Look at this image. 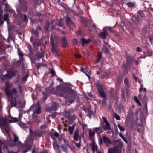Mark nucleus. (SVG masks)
I'll return each instance as SVG.
<instances>
[{
  "label": "nucleus",
  "instance_id": "obj_10",
  "mask_svg": "<svg viewBox=\"0 0 153 153\" xmlns=\"http://www.w3.org/2000/svg\"><path fill=\"white\" fill-rule=\"evenodd\" d=\"M102 119L104 122L105 123V126L103 122H102L101 123V125H102L103 128L105 130H110L111 128L110 125L108 122L107 121L106 118L103 116L102 117Z\"/></svg>",
  "mask_w": 153,
  "mask_h": 153
},
{
  "label": "nucleus",
  "instance_id": "obj_16",
  "mask_svg": "<svg viewBox=\"0 0 153 153\" xmlns=\"http://www.w3.org/2000/svg\"><path fill=\"white\" fill-rule=\"evenodd\" d=\"M132 20L133 22L136 24L139 23L140 21L138 15H133Z\"/></svg>",
  "mask_w": 153,
  "mask_h": 153
},
{
  "label": "nucleus",
  "instance_id": "obj_1",
  "mask_svg": "<svg viewBox=\"0 0 153 153\" xmlns=\"http://www.w3.org/2000/svg\"><path fill=\"white\" fill-rule=\"evenodd\" d=\"M13 85L7 81L5 83V92L7 97H9L11 94H13L16 97L18 96V92L16 88H13L11 89Z\"/></svg>",
  "mask_w": 153,
  "mask_h": 153
},
{
  "label": "nucleus",
  "instance_id": "obj_42",
  "mask_svg": "<svg viewBox=\"0 0 153 153\" xmlns=\"http://www.w3.org/2000/svg\"><path fill=\"white\" fill-rule=\"evenodd\" d=\"M62 19L60 18L59 21L58 26L60 27H62L64 25V24L62 22Z\"/></svg>",
  "mask_w": 153,
  "mask_h": 153
},
{
  "label": "nucleus",
  "instance_id": "obj_35",
  "mask_svg": "<svg viewBox=\"0 0 153 153\" xmlns=\"http://www.w3.org/2000/svg\"><path fill=\"white\" fill-rule=\"evenodd\" d=\"M53 146L54 149L56 150H59V146L57 143L55 142L53 144Z\"/></svg>",
  "mask_w": 153,
  "mask_h": 153
},
{
  "label": "nucleus",
  "instance_id": "obj_36",
  "mask_svg": "<svg viewBox=\"0 0 153 153\" xmlns=\"http://www.w3.org/2000/svg\"><path fill=\"white\" fill-rule=\"evenodd\" d=\"M125 84L128 88H130V85L129 84L128 79V78H126L124 80Z\"/></svg>",
  "mask_w": 153,
  "mask_h": 153
},
{
  "label": "nucleus",
  "instance_id": "obj_37",
  "mask_svg": "<svg viewBox=\"0 0 153 153\" xmlns=\"http://www.w3.org/2000/svg\"><path fill=\"white\" fill-rule=\"evenodd\" d=\"M72 94L71 93L70 95H68V96L69 97H71L73 99H75V97L76 96V94L75 91H72Z\"/></svg>",
  "mask_w": 153,
  "mask_h": 153
},
{
  "label": "nucleus",
  "instance_id": "obj_17",
  "mask_svg": "<svg viewBox=\"0 0 153 153\" xmlns=\"http://www.w3.org/2000/svg\"><path fill=\"white\" fill-rule=\"evenodd\" d=\"M102 31V32L100 33V37L101 38L105 39L106 38V36L108 35V33L105 28L103 29Z\"/></svg>",
  "mask_w": 153,
  "mask_h": 153
},
{
  "label": "nucleus",
  "instance_id": "obj_27",
  "mask_svg": "<svg viewBox=\"0 0 153 153\" xmlns=\"http://www.w3.org/2000/svg\"><path fill=\"white\" fill-rule=\"evenodd\" d=\"M19 57L20 58V60H23V53L22 52L20 51V49L19 48L17 49Z\"/></svg>",
  "mask_w": 153,
  "mask_h": 153
},
{
  "label": "nucleus",
  "instance_id": "obj_48",
  "mask_svg": "<svg viewBox=\"0 0 153 153\" xmlns=\"http://www.w3.org/2000/svg\"><path fill=\"white\" fill-rule=\"evenodd\" d=\"M152 52L150 51H147L145 53V55L146 56H150L152 55Z\"/></svg>",
  "mask_w": 153,
  "mask_h": 153
},
{
  "label": "nucleus",
  "instance_id": "obj_3",
  "mask_svg": "<svg viewBox=\"0 0 153 153\" xmlns=\"http://www.w3.org/2000/svg\"><path fill=\"white\" fill-rule=\"evenodd\" d=\"M123 146V143L119 142L116 146L109 148L108 149V153H121Z\"/></svg>",
  "mask_w": 153,
  "mask_h": 153
},
{
  "label": "nucleus",
  "instance_id": "obj_64",
  "mask_svg": "<svg viewBox=\"0 0 153 153\" xmlns=\"http://www.w3.org/2000/svg\"><path fill=\"white\" fill-rule=\"evenodd\" d=\"M88 147L87 146H85L83 147V149L84 150H86V153H88L89 152L88 151Z\"/></svg>",
  "mask_w": 153,
  "mask_h": 153
},
{
  "label": "nucleus",
  "instance_id": "obj_33",
  "mask_svg": "<svg viewBox=\"0 0 153 153\" xmlns=\"http://www.w3.org/2000/svg\"><path fill=\"white\" fill-rule=\"evenodd\" d=\"M31 33L32 34H33L37 37H38V36H39V34L37 32V30L34 29H33L31 30Z\"/></svg>",
  "mask_w": 153,
  "mask_h": 153
},
{
  "label": "nucleus",
  "instance_id": "obj_24",
  "mask_svg": "<svg viewBox=\"0 0 153 153\" xmlns=\"http://www.w3.org/2000/svg\"><path fill=\"white\" fill-rule=\"evenodd\" d=\"M8 123L7 122L6 119L3 118L2 119L0 118V126H4V125L7 126Z\"/></svg>",
  "mask_w": 153,
  "mask_h": 153
},
{
  "label": "nucleus",
  "instance_id": "obj_57",
  "mask_svg": "<svg viewBox=\"0 0 153 153\" xmlns=\"http://www.w3.org/2000/svg\"><path fill=\"white\" fill-rule=\"evenodd\" d=\"M45 30L46 31H48V21H46V24L45 27Z\"/></svg>",
  "mask_w": 153,
  "mask_h": 153
},
{
  "label": "nucleus",
  "instance_id": "obj_4",
  "mask_svg": "<svg viewBox=\"0 0 153 153\" xmlns=\"http://www.w3.org/2000/svg\"><path fill=\"white\" fill-rule=\"evenodd\" d=\"M34 109H35L33 112L32 117L33 118L34 117V114H39L41 112V107L38 103L36 104H33L30 107L29 110H33Z\"/></svg>",
  "mask_w": 153,
  "mask_h": 153
},
{
  "label": "nucleus",
  "instance_id": "obj_14",
  "mask_svg": "<svg viewBox=\"0 0 153 153\" xmlns=\"http://www.w3.org/2000/svg\"><path fill=\"white\" fill-rule=\"evenodd\" d=\"M42 96L39 99V102L41 103H42L45 102L48 97V92L46 91L42 92Z\"/></svg>",
  "mask_w": 153,
  "mask_h": 153
},
{
  "label": "nucleus",
  "instance_id": "obj_44",
  "mask_svg": "<svg viewBox=\"0 0 153 153\" xmlns=\"http://www.w3.org/2000/svg\"><path fill=\"white\" fill-rule=\"evenodd\" d=\"M79 143H75V144L76 145L77 147L78 148H79L80 147V142H81V137H79Z\"/></svg>",
  "mask_w": 153,
  "mask_h": 153
},
{
  "label": "nucleus",
  "instance_id": "obj_62",
  "mask_svg": "<svg viewBox=\"0 0 153 153\" xmlns=\"http://www.w3.org/2000/svg\"><path fill=\"white\" fill-rule=\"evenodd\" d=\"M73 42L74 44L76 45L77 44L78 42L77 39L76 38L74 39L73 40Z\"/></svg>",
  "mask_w": 153,
  "mask_h": 153
},
{
  "label": "nucleus",
  "instance_id": "obj_45",
  "mask_svg": "<svg viewBox=\"0 0 153 153\" xmlns=\"http://www.w3.org/2000/svg\"><path fill=\"white\" fill-rule=\"evenodd\" d=\"M114 117L117 120H120V116L116 113L114 114Z\"/></svg>",
  "mask_w": 153,
  "mask_h": 153
},
{
  "label": "nucleus",
  "instance_id": "obj_11",
  "mask_svg": "<svg viewBox=\"0 0 153 153\" xmlns=\"http://www.w3.org/2000/svg\"><path fill=\"white\" fill-rule=\"evenodd\" d=\"M35 57H30V59L31 63H35V61L42 58L44 57L43 53L42 52L37 53L35 55Z\"/></svg>",
  "mask_w": 153,
  "mask_h": 153
},
{
  "label": "nucleus",
  "instance_id": "obj_38",
  "mask_svg": "<svg viewBox=\"0 0 153 153\" xmlns=\"http://www.w3.org/2000/svg\"><path fill=\"white\" fill-rule=\"evenodd\" d=\"M126 4L128 6L130 7H135V5L134 3L130 2L126 3Z\"/></svg>",
  "mask_w": 153,
  "mask_h": 153
},
{
  "label": "nucleus",
  "instance_id": "obj_43",
  "mask_svg": "<svg viewBox=\"0 0 153 153\" xmlns=\"http://www.w3.org/2000/svg\"><path fill=\"white\" fill-rule=\"evenodd\" d=\"M101 128H103L102 125H101V126L100 127H96L94 129L95 130V131L97 133H99L101 129Z\"/></svg>",
  "mask_w": 153,
  "mask_h": 153
},
{
  "label": "nucleus",
  "instance_id": "obj_5",
  "mask_svg": "<svg viewBox=\"0 0 153 153\" xmlns=\"http://www.w3.org/2000/svg\"><path fill=\"white\" fill-rule=\"evenodd\" d=\"M95 85L96 88L98 91L99 95L101 97H104L105 94L104 91L103 85L101 84L99 81L97 83H95Z\"/></svg>",
  "mask_w": 153,
  "mask_h": 153
},
{
  "label": "nucleus",
  "instance_id": "obj_59",
  "mask_svg": "<svg viewBox=\"0 0 153 153\" xmlns=\"http://www.w3.org/2000/svg\"><path fill=\"white\" fill-rule=\"evenodd\" d=\"M64 136L63 135H62L59 137L58 138V140L59 141H61L64 138Z\"/></svg>",
  "mask_w": 153,
  "mask_h": 153
},
{
  "label": "nucleus",
  "instance_id": "obj_54",
  "mask_svg": "<svg viewBox=\"0 0 153 153\" xmlns=\"http://www.w3.org/2000/svg\"><path fill=\"white\" fill-rule=\"evenodd\" d=\"M43 64H41L40 63H38L36 65V68L37 69H38L42 67V66H43Z\"/></svg>",
  "mask_w": 153,
  "mask_h": 153
},
{
  "label": "nucleus",
  "instance_id": "obj_31",
  "mask_svg": "<svg viewBox=\"0 0 153 153\" xmlns=\"http://www.w3.org/2000/svg\"><path fill=\"white\" fill-rule=\"evenodd\" d=\"M93 147H94V149L96 151H97V145L95 144V141L94 140L92 141V149H93Z\"/></svg>",
  "mask_w": 153,
  "mask_h": 153
},
{
  "label": "nucleus",
  "instance_id": "obj_20",
  "mask_svg": "<svg viewBox=\"0 0 153 153\" xmlns=\"http://www.w3.org/2000/svg\"><path fill=\"white\" fill-rule=\"evenodd\" d=\"M61 42L63 47L66 48L68 46V43L66 38L65 37H63L62 38Z\"/></svg>",
  "mask_w": 153,
  "mask_h": 153
},
{
  "label": "nucleus",
  "instance_id": "obj_55",
  "mask_svg": "<svg viewBox=\"0 0 153 153\" xmlns=\"http://www.w3.org/2000/svg\"><path fill=\"white\" fill-rule=\"evenodd\" d=\"M82 31L81 30H79L76 32V34L78 36H81L82 33Z\"/></svg>",
  "mask_w": 153,
  "mask_h": 153
},
{
  "label": "nucleus",
  "instance_id": "obj_58",
  "mask_svg": "<svg viewBox=\"0 0 153 153\" xmlns=\"http://www.w3.org/2000/svg\"><path fill=\"white\" fill-rule=\"evenodd\" d=\"M138 14V16L140 15L141 17L144 16L143 13L142 11H139Z\"/></svg>",
  "mask_w": 153,
  "mask_h": 153
},
{
  "label": "nucleus",
  "instance_id": "obj_26",
  "mask_svg": "<svg viewBox=\"0 0 153 153\" xmlns=\"http://www.w3.org/2000/svg\"><path fill=\"white\" fill-rule=\"evenodd\" d=\"M58 105L55 102H52L51 109L52 110L56 111L58 109Z\"/></svg>",
  "mask_w": 153,
  "mask_h": 153
},
{
  "label": "nucleus",
  "instance_id": "obj_34",
  "mask_svg": "<svg viewBox=\"0 0 153 153\" xmlns=\"http://www.w3.org/2000/svg\"><path fill=\"white\" fill-rule=\"evenodd\" d=\"M61 149L65 152H66L67 151V148L66 145L63 144L61 146Z\"/></svg>",
  "mask_w": 153,
  "mask_h": 153
},
{
  "label": "nucleus",
  "instance_id": "obj_29",
  "mask_svg": "<svg viewBox=\"0 0 153 153\" xmlns=\"http://www.w3.org/2000/svg\"><path fill=\"white\" fill-rule=\"evenodd\" d=\"M76 124H74L72 126H69L68 129V131L69 133L71 134H73V131H74V126H75Z\"/></svg>",
  "mask_w": 153,
  "mask_h": 153
},
{
  "label": "nucleus",
  "instance_id": "obj_51",
  "mask_svg": "<svg viewBox=\"0 0 153 153\" xmlns=\"http://www.w3.org/2000/svg\"><path fill=\"white\" fill-rule=\"evenodd\" d=\"M118 126L121 131H124L125 130V128L124 127H122L120 124H118Z\"/></svg>",
  "mask_w": 153,
  "mask_h": 153
},
{
  "label": "nucleus",
  "instance_id": "obj_6",
  "mask_svg": "<svg viewBox=\"0 0 153 153\" xmlns=\"http://www.w3.org/2000/svg\"><path fill=\"white\" fill-rule=\"evenodd\" d=\"M133 62V59L131 57H127L126 58V65L125 63L123 64L122 67V68L124 70V71L126 73H128V68H130L131 66V63Z\"/></svg>",
  "mask_w": 153,
  "mask_h": 153
},
{
  "label": "nucleus",
  "instance_id": "obj_46",
  "mask_svg": "<svg viewBox=\"0 0 153 153\" xmlns=\"http://www.w3.org/2000/svg\"><path fill=\"white\" fill-rule=\"evenodd\" d=\"M13 136L14 137L13 141L15 143L18 140V137L15 134H13Z\"/></svg>",
  "mask_w": 153,
  "mask_h": 153
},
{
  "label": "nucleus",
  "instance_id": "obj_8",
  "mask_svg": "<svg viewBox=\"0 0 153 153\" xmlns=\"http://www.w3.org/2000/svg\"><path fill=\"white\" fill-rule=\"evenodd\" d=\"M33 145V143L31 142H27L22 145V148L23 150L22 151V153H26L30 151Z\"/></svg>",
  "mask_w": 153,
  "mask_h": 153
},
{
  "label": "nucleus",
  "instance_id": "obj_32",
  "mask_svg": "<svg viewBox=\"0 0 153 153\" xmlns=\"http://www.w3.org/2000/svg\"><path fill=\"white\" fill-rule=\"evenodd\" d=\"M37 16H38L39 17L38 18L39 21H40L41 22L42 21V18L44 16V15H42L40 13H37Z\"/></svg>",
  "mask_w": 153,
  "mask_h": 153
},
{
  "label": "nucleus",
  "instance_id": "obj_40",
  "mask_svg": "<svg viewBox=\"0 0 153 153\" xmlns=\"http://www.w3.org/2000/svg\"><path fill=\"white\" fill-rule=\"evenodd\" d=\"M134 101L136 102L137 104L140 106H141V104L140 103V101L139 100L137 97L136 96H135L134 97Z\"/></svg>",
  "mask_w": 153,
  "mask_h": 153
},
{
  "label": "nucleus",
  "instance_id": "obj_63",
  "mask_svg": "<svg viewBox=\"0 0 153 153\" xmlns=\"http://www.w3.org/2000/svg\"><path fill=\"white\" fill-rule=\"evenodd\" d=\"M33 44L34 46H35L36 45L37 47L40 46L41 45V44L40 43H36L35 42L33 43Z\"/></svg>",
  "mask_w": 153,
  "mask_h": 153
},
{
  "label": "nucleus",
  "instance_id": "obj_9",
  "mask_svg": "<svg viewBox=\"0 0 153 153\" xmlns=\"http://www.w3.org/2000/svg\"><path fill=\"white\" fill-rule=\"evenodd\" d=\"M42 132L40 130H35L34 132L31 130H30V134L31 138H35L36 137H40L42 134Z\"/></svg>",
  "mask_w": 153,
  "mask_h": 153
},
{
  "label": "nucleus",
  "instance_id": "obj_21",
  "mask_svg": "<svg viewBox=\"0 0 153 153\" xmlns=\"http://www.w3.org/2000/svg\"><path fill=\"white\" fill-rule=\"evenodd\" d=\"M95 132L94 131H92L91 129L89 130V139L90 140H94V135Z\"/></svg>",
  "mask_w": 153,
  "mask_h": 153
},
{
  "label": "nucleus",
  "instance_id": "obj_15",
  "mask_svg": "<svg viewBox=\"0 0 153 153\" xmlns=\"http://www.w3.org/2000/svg\"><path fill=\"white\" fill-rule=\"evenodd\" d=\"M17 13L21 18L22 19L24 22L27 23L28 21V18L27 15L25 14L23 15L22 13L20 11H18Z\"/></svg>",
  "mask_w": 153,
  "mask_h": 153
},
{
  "label": "nucleus",
  "instance_id": "obj_49",
  "mask_svg": "<svg viewBox=\"0 0 153 153\" xmlns=\"http://www.w3.org/2000/svg\"><path fill=\"white\" fill-rule=\"evenodd\" d=\"M103 46L104 47L105 51L106 53H109L110 52L109 49L105 46L104 45Z\"/></svg>",
  "mask_w": 153,
  "mask_h": 153
},
{
  "label": "nucleus",
  "instance_id": "obj_60",
  "mask_svg": "<svg viewBox=\"0 0 153 153\" xmlns=\"http://www.w3.org/2000/svg\"><path fill=\"white\" fill-rule=\"evenodd\" d=\"M56 112H54V113H52L51 115L52 118H55L56 117Z\"/></svg>",
  "mask_w": 153,
  "mask_h": 153
},
{
  "label": "nucleus",
  "instance_id": "obj_56",
  "mask_svg": "<svg viewBox=\"0 0 153 153\" xmlns=\"http://www.w3.org/2000/svg\"><path fill=\"white\" fill-rule=\"evenodd\" d=\"M18 121L17 118H15V120H9V123H12L13 122H16Z\"/></svg>",
  "mask_w": 153,
  "mask_h": 153
},
{
  "label": "nucleus",
  "instance_id": "obj_22",
  "mask_svg": "<svg viewBox=\"0 0 153 153\" xmlns=\"http://www.w3.org/2000/svg\"><path fill=\"white\" fill-rule=\"evenodd\" d=\"M4 5L5 6L4 8L5 11L11 12H13V11H14V10H13L10 8V6L7 3H5Z\"/></svg>",
  "mask_w": 153,
  "mask_h": 153
},
{
  "label": "nucleus",
  "instance_id": "obj_39",
  "mask_svg": "<svg viewBox=\"0 0 153 153\" xmlns=\"http://www.w3.org/2000/svg\"><path fill=\"white\" fill-rule=\"evenodd\" d=\"M51 73V77L54 76L56 75V73L55 71L53 69L50 70V71L48 72V74Z\"/></svg>",
  "mask_w": 153,
  "mask_h": 153
},
{
  "label": "nucleus",
  "instance_id": "obj_18",
  "mask_svg": "<svg viewBox=\"0 0 153 153\" xmlns=\"http://www.w3.org/2000/svg\"><path fill=\"white\" fill-rule=\"evenodd\" d=\"M87 116L89 117L90 119H91V116H93L94 117H95V114L94 113L90 108H89L87 111Z\"/></svg>",
  "mask_w": 153,
  "mask_h": 153
},
{
  "label": "nucleus",
  "instance_id": "obj_41",
  "mask_svg": "<svg viewBox=\"0 0 153 153\" xmlns=\"http://www.w3.org/2000/svg\"><path fill=\"white\" fill-rule=\"evenodd\" d=\"M46 127V126L45 125H42L40 127V128L41 130V131L42 132V133H44L45 131V129Z\"/></svg>",
  "mask_w": 153,
  "mask_h": 153
},
{
  "label": "nucleus",
  "instance_id": "obj_2",
  "mask_svg": "<svg viewBox=\"0 0 153 153\" xmlns=\"http://www.w3.org/2000/svg\"><path fill=\"white\" fill-rule=\"evenodd\" d=\"M51 51L53 53L54 55L56 57L59 56V48L57 47L56 43H54V37L51 36L50 38Z\"/></svg>",
  "mask_w": 153,
  "mask_h": 153
},
{
  "label": "nucleus",
  "instance_id": "obj_53",
  "mask_svg": "<svg viewBox=\"0 0 153 153\" xmlns=\"http://www.w3.org/2000/svg\"><path fill=\"white\" fill-rule=\"evenodd\" d=\"M148 97L146 96V95H145L144 96L143 101V102L144 103L146 102H147V100H148Z\"/></svg>",
  "mask_w": 153,
  "mask_h": 153
},
{
  "label": "nucleus",
  "instance_id": "obj_30",
  "mask_svg": "<svg viewBox=\"0 0 153 153\" xmlns=\"http://www.w3.org/2000/svg\"><path fill=\"white\" fill-rule=\"evenodd\" d=\"M103 98V100L102 101V105L103 107H105L106 106V100H108L106 97V95L105 94V97H102Z\"/></svg>",
  "mask_w": 153,
  "mask_h": 153
},
{
  "label": "nucleus",
  "instance_id": "obj_12",
  "mask_svg": "<svg viewBox=\"0 0 153 153\" xmlns=\"http://www.w3.org/2000/svg\"><path fill=\"white\" fill-rule=\"evenodd\" d=\"M13 94H11L9 97H7L8 101H9L11 99L10 103L11 104V107H16L17 105V100L15 97L13 98Z\"/></svg>",
  "mask_w": 153,
  "mask_h": 153
},
{
  "label": "nucleus",
  "instance_id": "obj_23",
  "mask_svg": "<svg viewBox=\"0 0 153 153\" xmlns=\"http://www.w3.org/2000/svg\"><path fill=\"white\" fill-rule=\"evenodd\" d=\"M90 39L87 40L85 39L84 38H82L81 40V42L82 44V46L84 47L85 44H87L89 43L91 41Z\"/></svg>",
  "mask_w": 153,
  "mask_h": 153
},
{
  "label": "nucleus",
  "instance_id": "obj_50",
  "mask_svg": "<svg viewBox=\"0 0 153 153\" xmlns=\"http://www.w3.org/2000/svg\"><path fill=\"white\" fill-rule=\"evenodd\" d=\"M9 19V15L7 14H6L4 15V21H7Z\"/></svg>",
  "mask_w": 153,
  "mask_h": 153
},
{
  "label": "nucleus",
  "instance_id": "obj_7",
  "mask_svg": "<svg viewBox=\"0 0 153 153\" xmlns=\"http://www.w3.org/2000/svg\"><path fill=\"white\" fill-rule=\"evenodd\" d=\"M20 9L24 12H25L28 9V3L26 0H18Z\"/></svg>",
  "mask_w": 153,
  "mask_h": 153
},
{
  "label": "nucleus",
  "instance_id": "obj_25",
  "mask_svg": "<svg viewBox=\"0 0 153 153\" xmlns=\"http://www.w3.org/2000/svg\"><path fill=\"white\" fill-rule=\"evenodd\" d=\"M79 138V130H76L74 131V140L77 141Z\"/></svg>",
  "mask_w": 153,
  "mask_h": 153
},
{
  "label": "nucleus",
  "instance_id": "obj_61",
  "mask_svg": "<svg viewBox=\"0 0 153 153\" xmlns=\"http://www.w3.org/2000/svg\"><path fill=\"white\" fill-rule=\"evenodd\" d=\"M102 53L100 52H98V54L97 59L100 58V60L101 59L102 57Z\"/></svg>",
  "mask_w": 153,
  "mask_h": 153
},
{
  "label": "nucleus",
  "instance_id": "obj_28",
  "mask_svg": "<svg viewBox=\"0 0 153 153\" xmlns=\"http://www.w3.org/2000/svg\"><path fill=\"white\" fill-rule=\"evenodd\" d=\"M66 20V23L67 25H70L73 24V22L71 20L70 18L68 16H67L65 17Z\"/></svg>",
  "mask_w": 153,
  "mask_h": 153
},
{
  "label": "nucleus",
  "instance_id": "obj_47",
  "mask_svg": "<svg viewBox=\"0 0 153 153\" xmlns=\"http://www.w3.org/2000/svg\"><path fill=\"white\" fill-rule=\"evenodd\" d=\"M28 75L27 74H26L24 75L22 77V80L24 81H26L28 78Z\"/></svg>",
  "mask_w": 153,
  "mask_h": 153
},
{
  "label": "nucleus",
  "instance_id": "obj_52",
  "mask_svg": "<svg viewBox=\"0 0 153 153\" xmlns=\"http://www.w3.org/2000/svg\"><path fill=\"white\" fill-rule=\"evenodd\" d=\"M114 90L112 88H111L110 89V90L109 93H110V95L112 97H113V94L114 92Z\"/></svg>",
  "mask_w": 153,
  "mask_h": 153
},
{
  "label": "nucleus",
  "instance_id": "obj_19",
  "mask_svg": "<svg viewBox=\"0 0 153 153\" xmlns=\"http://www.w3.org/2000/svg\"><path fill=\"white\" fill-rule=\"evenodd\" d=\"M102 139L103 142L107 146H108L109 144H111V142L110 139L109 138L107 137L106 136H103Z\"/></svg>",
  "mask_w": 153,
  "mask_h": 153
},
{
  "label": "nucleus",
  "instance_id": "obj_13",
  "mask_svg": "<svg viewBox=\"0 0 153 153\" xmlns=\"http://www.w3.org/2000/svg\"><path fill=\"white\" fill-rule=\"evenodd\" d=\"M7 74L3 76V77L5 78H11L12 76L15 75V73L13 70H9L7 71Z\"/></svg>",
  "mask_w": 153,
  "mask_h": 153
}]
</instances>
